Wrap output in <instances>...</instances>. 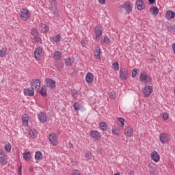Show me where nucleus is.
I'll use <instances>...</instances> for the list:
<instances>
[{"label":"nucleus","mask_w":175,"mask_h":175,"mask_svg":"<svg viewBox=\"0 0 175 175\" xmlns=\"http://www.w3.org/2000/svg\"><path fill=\"white\" fill-rule=\"evenodd\" d=\"M20 17L23 21H27L31 18V11L27 8H23L21 9Z\"/></svg>","instance_id":"1"},{"label":"nucleus","mask_w":175,"mask_h":175,"mask_svg":"<svg viewBox=\"0 0 175 175\" xmlns=\"http://www.w3.org/2000/svg\"><path fill=\"white\" fill-rule=\"evenodd\" d=\"M132 3H126L123 4L120 8V12L122 14H129L132 13Z\"/></svg>","instance_id":"2"},{"label":"nucleus","mask_w":175,"mask_h":175,"mask_svg":"<svg viewBox=\"0 0 175 175\" xmlns=\"http://www.w3.org/2000/svg\"><path fill=\"white\" fill-rule=\"evenodd\" d=\"M139 81L144 84H148L152 83V78L150 75H147V72H142L139 75Z\"/></svg>","instance_id":"3"},{"label":"nucleus","mask_w":175,"mask_h":175,"mask_svg":"<svg viewBox=\"0 0 175 175\" xmlns=\"http://www.w3.org/2000/svg\"><path fill=\"white\" fill-rule=\"evenodd\" d=\"M43 55V49L39 46L36 48L33 51V56L36 61H40L42 59V57Z\"/></svg>","instance_id":"4"},{"label":"nucleus","mask_w":175,"mask_h":175,"mask_svg":"<svg viewBox=\"0 0 175 175\" xmlns=\"http://www.w3.org/2000/svg\"><path fill=\"white\" fill-rule=\"evenodd\" d=\"M90 137L94 140V142H99L100 139H102V135H100V133L96 130H92L90 133Z\"/></svg>","instance_id":"5"},{"label":"nucleus","mask_w":175,"mask_h":175,"mask_svg":"<svg viewBox=\"0 0 175 175\" xmlns=\"http://www.w3.org/2000/svg\"><path fill=\"white\" fill-rule=\"evenodd\" d=\"M45 84L49 90H53L55 88L57 82L53 79L46 78L45 79Z\"/></svg>","instance_id":"6"},{"label":"nucleus","mask_w":175,"mask_h":175,"mask_svg":"<svg viewBox=\"0 0 175 175\" xmlns=\"http://www.w3.org/2000/svg\"><path fill=\"white\" fill-rule=\"evenodd\" d=\"M129 76V72H128V69L125 68H122L120 70V79L122 81H125V80L128 79Z\"/></svg>","instance_id":"7"},{"label":"nucleus","mask_w":175,"mask_h":175,"mask_svg":"<svg viewBox=\"0 0 175 175\" xmlns=\"http://www.w3.org/2000/svg\"><path fill=\"white\" fill-rule=\"evenodd\" d=\"M159 140L161 144H166L170 141V135L167 133H163L159 135Z\"/></svg>","instance_id":"8"},{"label":"nucleus","mask_w":175,"mask_h":175,"mask_svg":"<svg viewBox=\"0 0 175 175\" xmlns=\"http://www.w3.org/2000/svg\"><path fill=\"white\" fill-rule=\"evenodd\" d=\"M8 163V156L3 149H0V165L3 166Z\"/></svg>","instance_id":"9"},{"label":"nucleus","mask_w":175,"mask_h":175,"mask_svg":"<svg viewBox=\"0 0 175 175\" xmlns=\"http://www.w3.org/2000/svg\"><path fill=\"white\" fill-rule=\"evenodd\" d=\"M152 91H153V88H152V86L151 85H146L142 89V92L144 96H146V98H148L152 93Z\"/></svg>","instance_id":"10"},{"label":"nucleus","mask_w":175,"mask_h":175,"mask_svg":"<svg viewBox=\"0 0 175 175\" xmlns=\"http://www.w3.org/2000/svg\"><path fill=\"white\" fill-rule=\"evenodd\" d=\"M102 32H103V28H102L100 26H96L94 27V33L96 35V40H97V42H98V40H100Z\"/></svg>","instance_id":"11"},{"label":"nucleus","mask_w":175,"mask_h":175,"mask_svg":"<svg viewBox=\"0 0 175 175\" xmlns=\"http://www.w3.org/2000/svg\"><path fill=\"white\" fill-rule=\"evenodd\" d=\"M150 159L153 162L158 163L161 161V155L157 151H153L150 153Z\"/></svg>","instance_id":"12"},{"label":"nucleus","mask_w":175,"mask_h":175,"mask_svg":"<svg viewBox=\"0 0 175 175\" xmlns=\"http://www.w3.org/2000/svg\"><path fill=\"white\" fill-rule=\"evenodd\" d=\"M49 140L52 146H57L58 144V139H57V135L52 133L49 135Z\"/></svg>","instance_id":"13"},{"label":"nucleus","mask_w":175,"mask_h":175,"mask_svg":"<svg viewBox=\"0 0 175 175\" xmlns=\"http://www.w3.org/2000/svg\"><path fill=\"white\" fill-rule=\"evenodd\" d=\"M124 134L126 137H132L133 136V128L130 126H125Z\"/></svg>","instance_id":"14"},{"label":"nucleus","mask_w":175,"mask_h":175,"mask_svg":"<svg viewBox=\"0 0 175 175\" xmlns=\"http://www.w3.org/2000/svg\"><path fill=\"white\" fill-rule=\"evenodd\" d=\"M23 94L25 96H33L35 95V90L32 88H25L23 90Z\"/></svg>","instance_id":"15"},{"label":"nucleus","mask_w":175,"mask_h":175,"mask_svg":"<svg viewBox=\"0 0 175 175\" xmlns=\"http://www.w3.org/2000/svg\"><path fill=\"white\" fill-rule=\"evenodd\" d=\"M31 88L37 91L40 90V81L39 79H34L31 83Z\"/></svg>","instance_id":"16"},{"label":"nucleus","mask_w":175,"mask_h":175,"mask_svg":"<svg viewBox=\"0 0 175 175\" xmlns=\"http://www.w3.org/2000/svg\"><path fill=\"white\" fill-rule=\"evenodd\" d=\"M85 81L88 84H92L94 83V74L88 72L85 76Z\"/></svg>","instance_id":"17"},{"label":"nucleus","mask_w":175,"mask_h":175,"mask_svg":"<svg viewBox=\"0 0 175 175\" xmlns=\"http://www.w3.org/2000/svg\"><path fill=\"white\" fill-rule=\"evenodd\" d=\"M135 6L138 10H143L144 8H146V5H144V2L142 0H137L135 2Z\"/></svg>","instance_id":"18"},{"label":"nucleus","mask_w":175,"mask_h":175,"mask_svg":"<svg viewBox=\"0 0 175 175\" xmlns=\"http://www.w3.org/2000/svg\"><path fill=\"white\" fill-rule=\"evenodd\" d=\"M175 17V12L174 11L172 10H169L165 13V18L167 20H172V18H174Z\"/></svg>","instance_id":"19"},{"label":"nucleus","mask_w":175,"mask_h":175,"mask_svg":"<svg viewBox=\"0 0 175 175\" xmlns=\"http://www.w3.org/2000/svg\"><path fill=\"white\" fill-rule=\"evenodd\" d=\"M39 29L40 32H42V33H47V32H49V26L46 24H40Z\"/></svg>","instance_id":"20"},{"label":"nucleus","mask_w":175,"mask_h":175,"mask_svg":"<svg viewBox=\"0 0 175 175\" xmlns=\"http://www.w3.org/2000/svg\"><path fill=\"white\" fill-rule=\"evenodd\" d=\"M38 120L40 122H46L47 121V116L44 112H40L38 113Z\"/></svg>","instance_id":"21"},{"label":"nucleus","mask_w":175,"mask_h":175,"mask_svg":"<svg viewBox=\"0 0 175 175\" xmlns=\"http://www.w3.org/2000/svg\"><path fill=\"white\" fill-rule=\"evenodd\" d=\"M149 12L150 14H152V16H158V14L159 13V10L156 6H152L150 8Z\"/></svg>","instance_id":"22"},{"label":"nucleus","mask_w":175,"mask_h":175,"mask_svg":"<svg viewBox=\"0 0 175 175\" xmlns=\"http://www.w3.org/2000/svg\"><path fill=\"white\" fill-rule=\"evenodd\" d=\"M94 54L96 59L100 60L101 57H100V48L97 47L94 49Z\"/></svg>","instance_id":"23"},{"label":"nucleus","mask_w":175,"mask_h":175,"mask_svg":"<svg viewBox=\"0 0 175 175\" xmlns=\"http://www.w3.org/2000/svg\"><path fill=\"white\" fill-rule=\"evenodd\" d=\"M83 104L79 102H76L73 105V108L75 111H79V110H81L83 109Z\"/></svg>","instance_id":"24"},{"label":"nucleus","mask_w":175,"mask_h":175,"mask_svg":"<svg viewBox=\"0 0 175 175\" xmlns=\"http://www.w3.org/2000/svg\"><path fill=\"white\" fill-rule=\"evenodd\" d=\"M92 158H94V155L91 152H87L84 155V160L85 161H92Z\"/></svg>","instance_id":"25"},{"label":"nucleus","mask_w":175,"mask_h":175,"mask_svg":"<svg viewBox=\"0 0 175 175\" xmlns=\"http://www.w3.org/2000/svg\"><path fill=\"white\" fill-rule=\"evenodd\" d=\"M53 58L55 59V61H61L62 54L59 51H55L53 54Z\"/></svg>","instance_id":"26"},{"label":"nucleus","mask_w":175,"mask_h":175,"mask_svg":"<svg viewBox=\"0 0 175 175\" xmlns=\"http://www.w3.org/2000/svg\"><path fill=\"white\" fill-rule=\"evenodd\" d=\"M29 136L31 139H36V137H38V132L34 129H31L29 131Z\"/></svg>","instance_id":"27"},{"label":"nucleus","mask_w":175,"mask_h":175,"mask_svg":"<svg viewBox=\"0 0 175 175\" xmlns=\"http://www.w3.org/2000/svg\"><path fill=\"white\" fill-rule=\"evenodd\" d=\"M112 133L113 135H116V136H120L121 135V130L119 127L113 126Z\"/></svg>","instance_id":"28"},{"label":"nucleus","mask_w":175,"mask_h":175,"mask_svg":"<svg viewBox=\"0 0 175 175\" xmlns=\"http://www.w3.org/2000/svg\"><path fill=\"white\" fill-rule=\"evenodd\" d=\"M118 124L120 128H124V126H125V119H124V118H118Z\"/></svg>","instance_id":"29"},{"label":"nucleus","mask_w":175,"mask_h":175,"mask_svg":"<svg viewBox=\"0 0 175 175\" xmlns=\"http://www.w3.org/2000/svg\"><path fill=\"white\" fill-rule=\"evenodd\" d=\"M8 55V49L3 48L0 50V57L1 58H5Z\"/></svg>","instance_id":"30"},{"label":"nucleus","mask_w":175,"mask_h":175,"mask_svg":"<svg viewBox=\"0 0 175 175\" xmlns=\"http://www.w3.org/2000/svg\"><path fill=\"white\" fill-rule=\"evenodd\" d=\"M32 158V156L31 154V152H26L25 153H23V159H25V161H31Z\"/></svg>","instance_id":"31"},{"label":"nucleus","mask_w":175,"mask_h":175,"mask_svg":"<svg viewBox=\"0 0 175 175\" xmlns=\"http://www.w3.org/2000/svg\"><path fill=\"white\" fill-rule=\"evenodd\" d=\"M43 158V154H42V152L37 151L35 154V159L36 161H40Z\"/></svg>","instance_id":"32"},{"label":"nucleus","mask_w":175,"mask_h":175,"mask_svg":"<svg viewBox=\"0 0 175 175\" xmlns=\"http://www.w3.org/2000/svg\"><path fill=\"white\" fill-rule=\"evenodd\" d=\"M99 128L101 131H107V124L105 122H101L99 123Z\"/></svg>","instance_id":"33"},{"label":"nucleus","mask_w":175,"mask_h":175,"mask_svg":"<svg viewBox=\"0 0 175 175\" xmlns=\"http://www.w3.org/2000/svg\"><path fill=\"white\" fill-rule=\"evenodd\" d=\"M40 94L42 96H47V90L46 86H42L41 90H40Z\"/></svg>","instance_id":"34"},{"label":"nucleus","mask_w":175,"mask_h":175,"mask_svg":"<svg viewBox=\"0 0 175 175\" xmlns=\"http://www.w3.org/2000/svg\"><path fill=\"white\" fill-rule=\"evenodd\" d=\"M22 122L24 126H28V116L27 115L22 116Z\"/></svg>","instance_id":"35"},{"label":"nucleus","mask_w":175,"mask_h":175,"mask_svg":"<svg viewBox=\"0 0 175 175\" xmlns=\"http://www.w3.org/2000/svg\"><path fill=\"white\" fill-rule=\"evenodd\" d=\"M61 40V36L59 34H57L56 36L52 38V42L53 43H58Z\"/></svg>","instance_id":"36"},{"label":"nucleus","mask_w":175,"mask_h":175,"mask_svg":"<svg viewBox=\"0 0 175 175\" xmlns=\"http://www.w3.org/2000/svg\"><path fill=\"white\" fill-rule=\"evenodd\" d=\"M31 33L33 36H34V38L36 36H39V31H38V29L35 27L31 29Z\"/></svg>","instance_id":"37"},{"label":"nucleus","mask_w":175,"mask_h":175,"mask_svg":"<svg viewBox=\"0 0 175 175\" xmlns=\"http://www.w3.org/2000/svg\"><path fill=\"white\" fill-rule=\"evenodd\" d=\"M33 40L38 44H42V38L39 37V36H36L33 38Z\"/></svg>","instance_id":"38"},{"label":"nucleus","mask_w":175,"mask_h":175,"mask_svg":"<svg viewBox=\"0 0 175 175\" xmlns=\"http://www.w3.org/2000/svg\"><path fill=\"white\" fill-rule=\"evenodd\" d=\"M101 44H109L110 43V39H109L107 37H104L102 38L101 40Z\"/></svg>","instance_id":"39"},{"label":"nucleus","mask_w":175,"mask_h":175,"mask_svg":"<svg viewBox=\"0 0 175 175\" xmlns=\"http://www.w3.org/2000/svg\"><path fill=\"white\" fill-rule=\"evenodd\" d=\"M112 68L113 70H120V65L118 64V62H115L112 64Z\"/></svg>","instance_id":"40"},{"label":"nucleus","mask_w":175,"mask_h":175,"mask_svg":"<svg viewBox=\"0 0 175 175\" xmlns=\"http://www.w3.org/2000/svg\"><path fill=\"white\" fill-rule=\"evenodd\" d=\"M109 96L111 99H116V98L117 97V94H116V92L111 91V92H109Z\"/></svg>","instance_id":"41"},{"label":"nucleus","mask_w":175,"mask_h":175,"mask_svg":"<svg viewBox=\"0 0 175 175\" xmlns=\"http://www.w3.org/2000/svg\"><path fill=\"white\" fill-rule=\"evenodd\" d=\"M73 61H72V59L70 58H68L65 60V64L66 65V66H70V65H72Z\"/></svg>","instance_id":"42"},{"label":"nucleus","mask_w":175,"mask_h":175,"mask_svg":"<svg viewBox=\"0 0 175 175\" xmlns=\"http://www.w3.org/2000/svg\"><path fill=\"white\" fill-rule=\"evenodd\" d=\"M157 173V169L154 167H150V174L151 175H155Z\"/></svg>","instance_id":"43"},{"label":"nucleus","mask_w":175,"mask_h":175,"mask_svg":"<svg viewBox=\"0 0 175 175\" xmlns=\"http://www.w3.org/2000/svg\"><path fill=\"white\" fill-rule=\"evenodd\" d=\"M50 6L52 9H54L57 6V1L55 0H51Z\"/></svg>","instance_id":"44"},{"label":"nucleus","mask_w":175,"mask_h":175,"mask_svg":"<svg viewBox=\"0 0 175 175\" xmlns=\"http://www.w3.org/2000/svg\"><path fill=\"white\" fill-rule=\"evenodd\" d=\"M5 150L7 152H10L12 151V145L10 144L5 145Z\"/></svg>","instance_id":"45"},{"label":"nucleus","mask_w":175,"mask_h":175,"mask_svg":"<svg viewBox=\"0 0 175 175\" xmlns=\"http://www.w3.org/2000/svg\"><path fill=\"white\" fill-rule=\"evenodd\" d=\"M73 97L75 100H79V99H81V94L80 93H76L73 95Z\"/></svg>","instance_id":"46"},{"label":"nucleus","mask_w":175,"mask_h":175,"mask_svg":"<svg viewBox=\"0 0 175 175\" xmlns=\"http://www.w3.org/2000/svg\"><path fill=\"white\" fill-rule=\"evenodd\" d=\"M163 119L164 121H167V120H169V114L165 112L163 113Z\"/></svg>","instance_id":"47"},{"label":"nucleus","mask_w":175,"mask_h":175,"mask_svg":"<svg viewBox=\"0 0 175 175\" xmlns=\"http://www.w3.org/2000/svg\"><path fill=\"white\" fill-rule=\"evenodd\" d=\"M81 43L82 47H87L88 42L85 40H82Z\"/></svg>","instance_id":"48"},{"label":"nucleus","mask_w":175,"mask_h":175,"mask_svg":"<svg viewBox=\"0 0 175 175\" xmlns=\"http://www.w3.org/2000/svg\"><path fill=\"white\" fill-rule=\"evenodd\" d=\"M136 75H137V69L135 68L132 71V77H136Z\"/></svg>","instance_id":"49"},{"label":"nucleus","mask_w":175,"mask_h":175,"mask_svg":"<svg viewBox=\"0 0 175 175\" xmlns=\"http://www.w3.org/2000/svg\"><path fill=\"white\" fill-rule=\"evenodd\" d=\"M71 175H81V174H80V172H79L76 170H74L72 171Z\"/></svg>","instance_id":"50"},{"label":"nucleus","mask_w":175,"mask_h":175,"mask_svg":"<svg viewBox=\"0 0 175 175\" xmlns=\"http://www.w3.org/2000/svg\"><path fill=\"white\" fill-rule=\"evenodd\" d=\"M22 169H23V165H21L19 166V167H18V175H21V174H22V173H21Z\"/></svg>","instance_id":"51"},{"label":"nucleus","mask_w":175,"mask_h":175,"mask_svg":"<svg viewBox=\"0 0 175 175\" xmlns=\"http://www.w3.org/2000/svg\"><path fill=\"white\" fill-rule=\"evenodd\" d=\"M98 2L100 5H105L106 3V0H98Z\"/></svg>","instance_id":"52"},{"label":"nucleus","mask_w":175,"mask_h":175,"mask_svg":"<svg viewBox=\"0 0 175 175\" xmlns=\"http://www.w3.org/2000/svg\"><path fill=\"white\" fill-rule=\"evenodd\" d=\"M150 5H152V3H155V0H148Z\"/></svg>","instance_id":"53"},{"label":"nucleus","mask_w":175,"mask_h":175,"mask_svg":"<svg viewBox=\"0 0 175 175\" xmlns=\"http://www.w3.org/2000/svg\"><path fill=\"white\" fill-rule=\"evenodd\" d=\"M29 171L32 173V172H33V167H29Z\"/></svg>","instance_id":"54"},{"label":"nucleus","mask_w":175,"mask_h":175,"mask_svg":"<svg viewBox=\"0 0 175 175\" xmlns=\"http://www.w3.org/2000/svg\"><path fill=\"white\" fill-rule=\"evenodd\" d=\"M69 148H73V144L72 143L68 144Z\"/></svg>","instance_id":"55"},{"label":"nucleus","mask_w":175,"mask_h":175,"mask_svg":"<svg viewBox=\"0 0 175 175\" xmlns=\"http://www.w3.org/2000/svg\"><path fill=\"white\" fill-rule=\"evenodd\" d=\"M113 175H121L120 173L117 172V173H115Z\"/></svg>","instance_id":"56"},{"label":"nucleus","mask_w":175,"mask_h":175,"mask_svg":"<svg viewBox=\"0 0 175 175\" xmlns=\"http://www.w3.org/2000/svg\"><path fill=\"white\" fill-rule=\"evenodd\" d=\"M131 173H132V174H133V171L131 172Z\"/></svg>","instance_id":"57"}]
</instances>
